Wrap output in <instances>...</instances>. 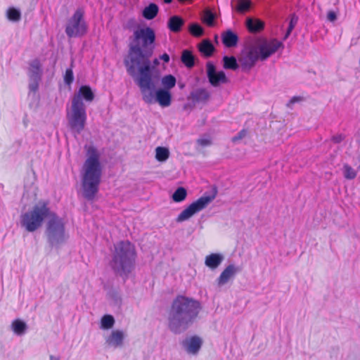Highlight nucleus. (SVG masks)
I'll return each mask as SVG.
<instances>
[{
  "label": "nucleus",
  "mask_w": 360,
  "mask_h": 360,
  "mask_svg": "<svg viewBox=\"0 0 360 360\" xmlns=\"http://www.w3.org/2000/svg\"><path fill=\"white\" fill-rule=\"evenodd\" d=\"M155 38V32L150 27H139L134 31L128 56L124 61L127 72L132 77L136 73L151 69L150 58Z\"/></svg>",
  "instance_id": "f257e3e1"
},
{
  "label": "nucleus",
  "mask_w": 360,
  "mask_h": 360,
  "mask_svg": "<svg viewBox=\"0 0 360 360\" xmlns=\"http://www.w3.org/2000/svg\"><path fill=\"white\" fill-rule=\"evenodd\" d=\"M202 309L199 301L178 296L172 302L168 316L169 330L179 334L185 331L197 319Z\"/></svg>",
  "instance_id": "f03ea898"
},
{
  "label": "nucleus",
  "mask_w": 360,
  "mask_h": 360,
  "mask_svg": "<svg viewBox=\"0 0 360 360\" xmlns=\"http://www.w3.org/2000/svg\"><path fill=\"white\" fill-rule=\"evenodd\" d=\"M283 48L282 41L276 39L257 38L240 53L238 61L243 71H249L257 60H265Z\"/></svg>",
  "instance_id": "7ed1b4c3"
},
{
  "label": "nucleus",
  "mask_w": 360,
  "mask_h": 360,
  "mask_svg": "<svg viewBox=\"0 0 360 360\" xmlns=\"http://www.w3.org/2000/svg\"><path fill=\"white\" fill-rule=\"evenodd\" d=\"M86 160L82 167V188L84 196L92 200L98 191L102 174L100 153L92 146H86Z\"/></svg>",
  "instance_id": "20e7f679"
},
{
  "label": "nucleus",
  "mask_w": 360,
  "mask_h": 360,
  "mask_svg": "<svg viewBox=\"0 0 360 360\" xmlns=\"http://www.w3.org/2000/svg\"><path fill=\"white\" fill-rule=\"evenodd\" d=\"M94 98V93L88 85L81 86L72 97L71 106L68 111L67 118L71 129L77 134L84 129L86 121V106L83 100L91 103Z\"/></svg>",
  "instance_id": "39448f33"
},
{
  "label": "nucleus",
  "mask_w": 360,
  "mask_h": 360,
  "mask_svg": "<svg viewBox=\"0 0 360 360\" xmlns=\"http://www.w3.org/2000/svg\"><path fill=\"white\" fill-rule=\"evenodd\" d=\"M133 78L140 89L142 98L145 103L148 104L158 103L163 108L171 105V91L160 88L155 89V84L152 78L151 69L136 73Z\"/></svg>",
  "instance_id": "423d86ee"
},
{
  "label": "nucleus",
  "mask_w": 360,
  "mask_h": 360,
  "mask_svg": "<svg viewBox=\"0 0 360 360\" xmlns=\"http://www.w3.org/2000/svg\"><path fill=\"white\" fill-rule=\"evenodd\" d=\"M134 246L128 240H122L114 245L110 266L120 276H127L132 269L135 262Z\"/></svg>",
  "instance_id": "0eeeda50"
},
{
  "label": "nucleus",
  "mask_w": 360,
  "mask_h": 360,
  "mask_svg": "<svg viewBox=\"0 0 360 360\" xmlns=\"http://www.w3.org/2000/svg\"><path fill=\"white\" fill-rule=\"evenodd\" d=\"M51 213L46 202H39L20 215V225L27 231L34 232L42 226L44 221L49 218Z\"/></svg>",
  "instance_id": "6e6552de"
},
{
  "label": "nucleus",
  "mask_w": 360,
  "mask_h": 360,
  "mask_svg": "<svg viewBox=\"0 0 360 360\" xmlns=\"http://www.w3.org/2000/svg\"><path fill=\"white\" fill-rule=\"evenodd\" d=\"M45 233L51 246L58 247L64 243L68 238L64 219L51 212L46 224Z\"/></svg>",
  "instance_id": "1a4fd4ad"
},
{
  "label": "nucleus",
  "mask_w": 360,
  "mask_h": 360,
  "mask_svg": "<svg viewBox=\"0 0 360 360\" xmlns=\"http://www.w3.org/2000/svg\"><path fill=\"white\" fill-rule=\"evenodd\" d=\"M84 15V9L79 8L68 19L65 26V33L68 37H80L86 33L88 27Z\"/></svg>",
  "instance_id": "9d476101"
},
{
  "label": "nucleus",
  "mask_w": 360,
  "mask_h": 360,
  "mask_svg": "<svg viewBox=\"0 0 360 360\" xmlns=\"http://www.w3.org/2000/svg\"><path fill=\"white\" fill-rule=\"evenodd\" d=\"M216 195H204L190 204L177 217V222L185 221L191 218L195 214L205 209L215 198Z\"/></svg>",
  "instance_id": "9b49d317"
},
{
  "label": "nucleus",
  "mask_w": 360,
  "mask_h": 360,
  "mask_svg": "<svg viewBox=\"0 0 360 360\" xmlns=\"http://www.w3.org/2000/svg\"><path fill=\"white\" fill-rule=\"evenodd\" d=\"M206 67L209 82L213 86L228 82L225 73L223 71L217 72L215 66L212 63L208 62Z\"/></svg>",
  "instance_id": "f8f14e48"
},
{
  "label": "nucleus",
  "mask_w": 360,
  "mask_h": 360,
  "mask_svg": "<svg viewBox=\"0 0 360 360\" xmlns=\"http://www.w3.org/2000/svg\"><path fill=\"white\" fill-rule=\"evenodd\" d=\"M239 271V268L234 264L228 265L221 273L217 279V283L219 287H222L233 280L236 274Z\"/></svg>",
  "instance_id": "ddd939ff"
},
{
  "label": "nucleus",
  "mask_w": 360,
  "mask_h": 360,
  "mask_svg": "<svg viewBox=\"0 0 360 360\" xmlns=\"http://www.w3.org/2000/svg\"><path fill=\"white\" fill-rule=\"evenodd\" d=\"M182 345L188 354H196L202 346V340L199 337L193 336L184 340Z\"/></svg>",
  "instance_id": "4468645a"
},
{
  "label": "nucleus",
  "mask_w": 360,
  "mask_h": 360,
  "mask_svg": "<svg viewBox=\"0 0 360 360\" xmlns=\"http://www.w3.org/2000/svg\"><path fill=\"white\" fill-rule=\"evenodd\" d=\"M125 334L122 330H115L106 339V342L112 347H120L123 345Z\"/></svg>",
  "instance_id": "2eb2a0df"
},
{
  "label": "nucleus",
  "mask_w": 360,
  "mask_h": 360,
  "mask_svg": "<svg viewBox=\"0 0 360 360\" xmlns=\"http://www.w3.org/2000/svg\"><path fill=\"white\" fill-rule=\"evenodd\" d=\"M224 259V256L220 253H212L206 256L205 264L211 269H216L220 266Z\"/></svg>",
  "instance_id": "dca6fc26"
},
{
  "label": "nucleus",
  "mask_w": 360,
  "mask_h": 360,
  "mask_svg": "<svg viewBox=\"0 0 360 360\" xmlns=\"http://www.w3.org/2000/svg\"><path fill=\"white\" fill-rule=\"evenodd\" d=\"M42 70L40 62L37 60H33L30 63L28 68L29 78H39L41 79Z\"/></svg>",
  "instance_id": "f3484780"
},
{
  "label": "nucleus",
  "mask_w": 360,
  "mask_h": 360,
  "mask_svg": "<svg viewBox=\"0 0 360 360\" xmlns=\"http://www.w3.org/2000/svg\"><path fill=\"white\" fill-rule=\"evenodd\" d=\"M246 26L250 32H259L264 29V23L259 19L248 18L246 20Z\"/></svg>",
  "instance_id": "a211bd4d"
},
{
  "label": "nucleus",
  "mask_w": 360,
  "mask_h": 360,
  "mask_svg": "<svg viewBox=\"0 0 360 360\" xmlns=\"http://www.w3.org/2000/svg\"><path fill=\"white\" fill-rule=\"evenodd\" d=\"M184 24V20L183 18L178 15H174L169 19L167 26L172 32H178L181 30Z\"/></svg>",
  "instance_id": "6ab92c4d"
},
{
  "label": "nucleus",
  "mask_w": 360,
  "mask_h": 360,
  "mask_svg": "<svg viewBox=\"0 0 360 360\" xmlns=\"http://www.w3.org/2000/svg\"><path fill=\"white\" fill-rule=\"evenodd\" d=\"M222 40L227 47L235 46L238 41V37L231 31H227L222 35Z\"/></svg>",
  "instance_id": "aec40b11"
},
{
  "label": "nucleus",
  "mask_w": 360,
  "mask_h": 360,
  "mask_svg": "<svg viewBox=\"0 0 360 360\" xmlns=\"http://www.w3.org/2000/svg\"><path fill=\"white\" fill-rule=\"evenodd\" d=\"M176 83V79L173 75H165L161 79V85L162 86L161 89L170 91L171 89L175 86Z\"/></svg>",
  "instance_id": "412c9836"
},
{
  "label": "nucleus",
  "mask_w": 360,
  "mask_h": 360,
  "mask_svg": "<svg viewBox=\"0 0 360 360\" xmlns=\"http://www.w3.org/2000/svg\"><path fill=\"white\" fill-rule=\"evenodd\" d=\"M158 13V6L155 4H150L143 11V16L147 20L153 19Z\"/></svg>",
  "instance_id": "4be33fe9"
},
{
  "label": "nucleus",
  "mask_w": 360,
  "mask_h": 360,
  "mask_svg": "<svg viewBox=\"0 0 360 360\" xmlns=\"http://www.w3.org/2000/svg\"><path fill=\"white\" fill-rule=\"evenodd\" d=\"M198 48L199 51L205 56H210L214 49L212 43L207 39H204L199 44Z\"/></svg>",
  "instance_id": "5701e85b"
},
{
  "label": "nucleus",
  "mask_w": 360,
  "mask_h": 360,
  "mask_svg": "<svg viewBox=\"0 0 360 360\" xmlns=\"http://www.w3.org/2000/svg\"><path fill=\"white\" fill-rule=\"evenodd\" d=\"M27 325L25 322L20 319H16L12 323V329L18 335L24 334L27 330Z\"/></svg>",
  "instance_id": "b1692460"
},
{
  "label": "nucleus",
  "mask_w": 360,
  "mask_h": 360,
  "mask_svg": "<svg viewBox=\"0 0 360 360\" xmlns=\"http://www.w3.org/2000/svg\"><path fill=\"white\" fill-rule=\"evenodd\" d=\"M193 97L196 101L205 102L210 98V93L205 89H199L193 94Z\"/></svg>",
  "instance_id": "393cba45"
},
{
  "label": "nucleus",
  "mask_w": 360,
  "mask_h": 360,
  "mask_svg": "<svg viewBox=\"0 0 360 360\" xmlns=\"http://www.w3.org/2000/svg\"><path fill=\"white\" fill-rule=\"evenodd\" d=\"M223 62L224 68L225 69L236 70L239 67V65L238 64L236 58L233 56H224L223 58Z\"/></svg>",
  "instance_id": "a878e982"
},
{
  "label": "nucleus",
  "mask_w": 360,
  "mask_h": 360,
  "mask_svg": "<svg viewBox=\"0 0 360 360\" xmlns=\"http://www.w3.org/2000/svg\"><path fill=\"white\" fill-rule=\"evenodd\" d=\"M182 63L188 68H192L194 65V56L188 50H184L181 55Z\"/></svg>",
  "instance_id": "bb28decb"
},
{
  "label": "nucleus",
  "mask_w": 360,
  "mask_h": 360,
  "mask_svg": "<svg viewBox=\"0 0 360 360\" xmlns=\"http://www.w3.org/2000/svg\"><path fill=\"white\" fill-rule=\"evenodd\" d=\"M169 156V151L165 147H157L155 149V158L160 162L166 161Z\"/></svg>",
  "instance_id": "cd10ccee"
},
{
  "label": "nucleus",
  "mask_w": 360,
  "mask_h": 360,
  "mask_svg": "<svg viewBox=\"0 0 360 360\" xmlns=\"http://www.w3.org/2000/svg\"><path fill=\"white\" fill-rule=\"evenodd\" d=\"M342 174L346 179L352 180L356 176V171L352 166L348 164H345L342 166Z\"/></svg>",
  "instance_id": "c85d7f7f"
},
{
  "label": "nucleus",
  "mask_w": 360,
  "mask_h": 360,
  "mask_svg": "<svg viewBox=\"0 0 360 360\" xmlns=\"http://www.w3.org/2000/svg\"><path fill=\"white\" fill-rule=\"evenodd\" d=\"M196 144L201 148H206L212 144V138L210 134H203L196 141Z\"/></svg>",
  "instance_id": "c756f323"
},
{
  "label": "nucleus",
  "mask_w": 360,
  "mask_h": 360,
  "mask_svg": "<svg viewBox=\"0 0 360 360\" xmlns=\"http://www.w3.org/2000/svg\"><path fill=\"white\" fill-rule=\"evenodd\" d=\"M115 323V319L111 315H104L101 321V328L103 329H110L112 328Z\"/></svg>",
  "instance_id": "7c9ffc66"
},
{
  "label": "nucleus",
  "mask_w": 360,
  "mask_h": 360,
  "mask_svg": "<svg viewBox=\"0 0 360 360\" xmlns=\"http://www.w3.org/2000/svg\"><path fill=\"white\" fill-rule=\"evenodd\" d=\"M186 190L183 187L178 188L172 195V199L174 202H179L184 200L186 198Z\"/></svg>",
  "instance_id": "2f4dec72"
},
{
  "label": "nucleus",
  "mask_w": 360,
  "mask_h": 360,
  "mask_svg": "<svg viewBox=\"0 0 360 360\" xmlns=\"http://www.w3.org/2000/svg\"><path fill=\"white\" fill-rule=\"evenodd\" d=\"M190 33L194 37H201L204 34L203 28L198 23H192L188 27Z\"/></svg>",
  "instance_id": "473e14b6"
},
{
  "label": "nucleus",
  "mask_w": 360,
  "mask_h": 360,
  "mask_svg": "<svg viewBox=\"0 0 360 360\" xmlns=\"http://www.w3.org/2000/svg\"><path fill=\"white\" fill-rule=\"evenodd\" d=\"M7 18L11 21L17 22L20 19V12L14 8H11L7 11Z\"/></svg>",
  "instance_id": "72a5a7b5"
},
{
  "label": "nucleus",
  "mask_w": 360,
  "mask_h": 360,
  "mask_svg": "<svg viewBox=\"0 0 360 360\" xmlns=\"http://www.w3.org/2000/svg\"><path fill=\"white\" fill-rule=\"evenodd\" d=\"M297 21H298L297 16H296L295 14L292 15L291 17H290V22H289V25H288L287 32H286V33H285V34L284 36V38H283L284 40H285L289 37V35L290 34L291 32L292 31V30L294 29V27L297 25Z\"/></svg>",
  "instance_id": "f704fd0d"
},
{
  "label": "nucleus",
  "mask_w": 360,
  "mask_h": 360,
  "mask_svg": "<svg viewBox=\"0 0 360 360\" xmlns=\"http://www.w3.org/2000/svg\"><path fill=\"white\" fill-rule=\"evenodd\" d=\"M214 15L210 11L207 10L204 12L202 20L207 25L212 26L214 25Z\"/></svg>",
  "instance_id": "c9c22d12"
},
{
  "label": "nucleus",
  "mask_w": 360,
  "mask_h": 360,
  "mask_svg": "<svg viewBox=\"0 0 360 360\" xmlns=\"http://www.w3.org/2000/svg\"><path fill=\"white\" fill-rule=\"evenodd\" d=\"M29 89L30 91L36 92L39 88V84L41 79L39 78H29Z\"/></svg>",
  "instance_id": "e433bc0d"
},
{
  "label": "nucleus",
  "mask_w": 360,
  "mask_h": 360,
  "mask_svg": "<svg viewBox=\"0 0 360 360\" xmlns=\"http://www.w3.org/2000/svg\"><path fill=\"white\" fill-rule=\"evenodd\" d=\"M250 6V1L248 0H239L238 4L237 10L240 12H244L249 9Z\"/></svg>",
  "instance_id": "4c0bfd02"
},
{
  "label": "nucleus",
  "mask_w": 360,
  "mask_h": 360,
  "mask_svg": "<svg viewBox=\"0 0 360 360\" xmlns=\"http://www.w3.org/2000/svg\"><path fill=\"white\" fill-rule=\"evenodd\" d=\"M73 79H74V76H73V72H72V69H70V68L67 69L65 71V77H64V81H65V84H67L68 85L71 84L73 82Z\"/></svg>",
  "instance_id": "58836bf2"
},
{
  "label": "nucleus",
  "mask_w": 360,
  "mask_h": 360,
  "mask_svg": "<svg viewBox=\"0 0 360 360\" xmlns=\"http://www.w3.org/2000/svg\"><path fill=\"white\" fill-rule=\"evenodd\" d=\"M327 19L330 22H334L337 19V15L334 11H330L327 14Z\"/></svg>",
  "instance_id": "ea45409f"
},
{
  "label": "nucleus",
  "mask_w": 360,
  "mask_h": 360,
  "mask_svg": "<svg viewBox=\"0 0 360 360\" xmlns=\"http://www.w3.org/2000/svg\"><path fill=\"white\" fill-rule=\"evenodd\" d=\"M302 101V98L301 97H299V96H294L292 97L289 103H288V107L289 108H291V105H293L294 103H297V102H299V101Z\"/></svg>",
  "instance_id": "a19ab883"
},
{
  "label": "nucleus",
  "mask_w": 360,
  "mask_h": 360,
  "mask_svg": "<svg viewBox=\"0 0 360 360\" xmlns=\"http://www.w3.org/2000/svg\"><path fill=\"white\" fill-rule=\"evenodd\" d=\"M160 58L165 63H168L169 61V56L167 53H163L160 56Z\"/></svg>",
  "instance_id": "79ce46f5"
},
{
  "label": "nucleus",
  "mask_w": 360,
  "mask_h": 360,
  "mask_svg": "<svg viewBox=\"0 0 360 360\" xmlns=\"http://www.w3.org/2000/svg\"><path fill=\"white\" fill-rule=\"evenodd\" d=\"M245 131L240 132L238 136H234L233 138V141H236L237 140L242 139L245 136Z\"/></svg>",
  "instance_id": "37998d69"
},
{
  "label": "nucleus",
  "mask_w": 360,
  "mask_h": 360,
  "mask_svg": "<svg viewBox=\"0 0 360 360\" xmlns=\"http://www.w3.org/2000/svg\"><path fill=\"white\" fill-rule=\"evenodd\" d=\"M333 140L335 143H340L343 140V136H342V135L335 136H333Z\"/></svg>",
  "instance_id": "c03bdc74"
},
{
  "label": "nucleus",
  "mask_w": 360,
  "mask_h": 360,
  "mask_svg": "<svg viewBox=\"0 0 360 360\" xmlns=\"http://www.w3.org/2000/svg\"><path fill=\"white\" fill-rule=\"evenodd\" d=\"M49 360H60V358L58 356L51 354L49 355Z\"/></svg>",
  "instance_id": "a18cd8bd"
},
{
  "label": "nucleus",
  "mask_w": 360,
  "mask_h": 360,
  "mask_svg": "<svg viewBox=\"0 0 360 360\" xmlns=\"http://www.w3.org/2000/svg\"><path fill=\"white\" fill-rule=\"evenodd\" d=\"M153 63H154L155 65H158L159 64V61H158V59H155Z\"/></svg>",
  "instance_id": "49530a36"
},
{
  "label": "nucleus",
  "mask_w": 360,
  "mask_h": 360,
  "mask_svg": "<svg viewBox=\"0 0 360 360\" xmlns=\"http://www.w3.org/2000/svg\"><path fill=\"white\" fill-rule=\"evenodd\" d=\"M166 4H169L172 0H163Z\"/></svg>",
  "instance_id": "de8ad7c7"
}]
</instances>
